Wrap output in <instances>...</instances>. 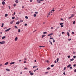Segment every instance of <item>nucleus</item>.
Here are the masks:
<instances>
[{"instance_id": "f257e3e1", "label": "nucleus", "mask_w": 76, "mask_h": 76, "mask_svg": "<svg viewBox=\"0 0 76 76\" xmlns=\"http://www.w3.org/2000/svg\"><path fill=\"white\" fill-rule=\"evenodd\" d=\"M5 43L4 41H2L1 42H0V44H4Z\"/></svg>"}, {"instance_id": "f03ea898", "label": "nucleus", "mask_w": 76, "mask_h": 76, "mask_svg": "<svg viewBox=\"0 0 76 76\" xmlns=\"http://www.w3.org/2000/svg\"><path fill=\"white\" fill-rule=\"evenodd\" d=\"M10 29H11L10 28H8V29H7L5 30V32H7V31H10Z\"/></svg>"}, {"instance_id": "7ed1b4c3", "label": "nucleus", "mask_w": 76, "mask_h": 76, "mask_svg": "<svg viewBox=\"0 0 76 76\" xmlns=\"http://www.w3.org/2000/svg\"><path fill=\"white\" fill-rule=\"evenodd\" d=\"M50 39H53V42L54 43V42H55V40H54V39L53 38H50Z\"/></svg>"}, {"instance_id": "20e7f679", "label": "nucleus", "mask_w": 76, "mask_h": 76, "mask_svg": "<svg viewBox=\"0 0 76 76\" xmlns=\"http://www.w3.org/2000/svg\"><path fill=\"white\" fill-rule=\"evenodd\" d=\"M2 4L3 5H4V4H5V2L4 1L2 2Z\"/></svg>"}, {"instance_id": "39448f33", "label": "nucleus", "mask_w": 76, "mask_h": 76, "mask_svg": "<svg viewBox=\"0 0 76 76\" xmlns=\"http://www.w3.org/2000/svg\"><path fill=\"white\" fill-rule=\"evenodd\" d=\"M18 37H16L15 39V41H17V40H18Z\"/></svg>"}, {"instance_id": "423d86ee", "label": "nucleus", "mask_w": 76, "mask_h": 76, "mask_svg": "<svg viewBox=\"0 0 76 76\" xmlns=\"http://www.w3.org/2000/svg\"><path fill=\"white\" fill-rule=\"evenodd\" d=\"M8 63H9V62H7L4 64V65H7L8 64Z\"/></svg>"}, {"instance_id": "0eeeda50", "label": "nucleus", "mask_w": 76, "mask_h": 76, "mask_svg": "<svg viewBox=\"0 0 76 76\" xmlns=\"http://www.w3.org/2000/svg\"><path fill=\"white\" fill-rule=\"evenodd\" d=\"M19 23H20V22H19V21H18L16 23V24L17 25H19Z\"/></svg>"}, {"instance_id": "6e6552de", "label": "nucleus", "mask_w": 76, "mask_h": 76, "mask_svg": "<svg viewBox=\"0 0 76 76\" xmlns=\"http://www.w3.org/2000/svg\"><path fill=\"white\" fill-rule=\"evenodd\" d=\"M15 63V62H11L10 64H13Z\"/></svg>"}, {"instance_id": "1a4fd4ad", "label": "nucleus", "mask_w": 76, "mask_h": 76, "mask_svg": "<svg viewBox=\"0 0 76 76\" xmlns=\"http://www.w3.org/2000/svg\"><path fill=\"white\" fill-rule=\"evenodd\" d=\"M37 3H41V1L39 0H37Z\"/></svg>"}, {"instance_id": "9d476101", "label": "nucleus", "mask_w": 76, "mask_h": 76, "mask_svg": "<svg viewBox=\"0 0 76 76\" xmlns=\"http://www.w3.org/2000/svg\"><path fill=\"white\" fill-rule=\"evenodd\" d=\"M67 34L68 37H70V34H69V32H67Z\"/></svg>"}, {"instance_id": "9b49d317", "label": "nucleus", "mask_w": 76, "mask_h": 76, "mask_svg": "<svg viewBox=\"0 0 76 76\" xmlns=\"http://www.w3.org/2000/svg\"><path fill=\"white\" fill-rule=\"evenodd\" d=\"M71 66V64H69V65L67 66V67H70V66Z\"/></svg>"}, {"instance_id": "f8f14e48", "label": "nucleus", "mask_w": 76, "mask_h": 76, "mask_svg": "<svg viewBox=\"0 0 76 76\" xmlns=\"http://www.w3.org/2000/svg\"><path fill=\"white\" fill-rule=\"evenodd\" d=\"M45 34L43 35L42 36V38H44V37H45Z\"/></svg>"}, {"instance_id": "ddd939ff", "label": "nucleus", "mask_w": 76, "mask_h": 76, "mask_svg": "<svg viewBox=\"0 0 76 76\" xmlns=\"http://www.w3.org/2000/svg\"><path fill=\"white\" fill-rule=\"evenodd\" d=\"M15 3H18V2H19V1H18V0H16L15 1Z\"/></svg>"}, {"instance_id": "4468645a", "label": "nucleus", "mask_w": 76, "mask_h": 76, "mask_svg": "<svg viewBox=\"0 0 76 76\" xmlns=\"http://www.w3.org/2000/svg\"><path fill=\"white\" fill-rule=\"evenodd\" d=\"M6 38V37L5 36H4L2 38V39H4V38Z\"/></svg>"}, {"instance_id": "2eb2a0df", "label": "nucleus", "mask_w": 76, "mask_h": 76, "mask_svg": "<svg viewBox=\"0 0 76 76\" xmlns=\"http://www.w3.org/2000/svg\"><path fill=\"white\" fill-rule=\"evenodd\" d=\"M73 16H74V15L72 14L71 17V18H72V17H73Z\"/></svg>"}, {"instance_id": "dca6fc26", "label": "nucleus", "mask_w": 76, "mask_h": 76, "mask_svg": "<svg viewBox=\"0 0 76 76\" xmlns=\"http://www.w3.org/2000/svg\"><path fill=\"white\" fill-rule=\"evenodd\" d=\"M15 12L14 13V14H12V16H15Z\"/></svg>"}, {"instance_id": "f3484780", "label": "nucleus", "mask_w": 76, "mask_h": 76, "mask_svg": "<svg viewBox=\"0 0 76 76\" xmlns=\"http://www.w3.org/2000/svg\"><path fill=\"white\" fill-rule=\"evenodd\" d=\"M45 61H46L47 63H48V62H49V61L48 60H46V61H45Z\"/></svg>"}, {"instance_id": "a211bd4d", "label": "nucleus", "mask_w": 76, "mask_h": 76, "mask_svg": "<svg viewBox=\"0 0 76 76\" xmlns=\"http://www.w3.org/2000/svg\"><path fill=\"white\" fill-rule=\"evenodd\" d=\"M6 70H7V71H10V69H6Z\"/></svg>"}, {"instance_id": "6ab92c4d", "label": "nucleus", "mask_w": 76, "mask_h": 76, "mask_svg": "<svg viewBox=\"0 0 76 76\" xmlns=\"http://www.w3.org/2000/svg\"><path fill=\"white\" fill-rule=\"evenodd\" d=\"M37 16V15L36 14H34V17H36V16Z\"/></svg>"}, {"instance_id": "aec40b11", "label": "nucleus", "mask_w": 76, "mask_h": 76, "mask_svg": "<svg viewBox=\"0 0 76 76\" xmlns=\"http://www.w3.org/2000/svg\"><path fill=\"white\" fill-rule=\"evenodd\" d=\"M3 25H4V23H2V26H1V27H3Z\"/></svg>"}, {"instance_id": "412c9836", "label": "nucleus", "mask_w": 76, "mask_h": 76, "mask_svg": "<svg viewBox=\"0 0 76 76\" xmlns=\"http://www.w3.org/2000/svg\"><path fill=\"white\" fill-rule=\"evenodd\" d=\"M7 16H8V14H5V17H7Z\"/></svg>"}, {"instance_id": "4be33fe9", "label": "nucleus", "mask_w": 76, "mask_h": 76, "mask_svg": "<svg viewBox=\"0 0 76 76\" xmlns=\"http://www.w3.org/2000/svg\"><path fill=\"white\" fill-rule=\"evenodd\" d=\"M70 61H73V60H74V59L72 58L70 59Z\"/></svg>"}, {"instance_id": "5701e85b", "label": "nucleus", "mask_w": 76, "mask_h": 76, "mask_svg": "<svg viewBox=\"0 0 76 76\" xmlns=\"http://www.w3.org/2000/svg\"><path fill=\"white\" fill-rule=\"evenodd\" d=\"M59 60V59L58 58H57V62H58V61Z\"/></svg>"}, {"instance_id": "b1692460", "label": "nucleus", "mask_w": 76, "mask_h": 76, "mask_svg": "<svg viewBox=\"0 0 76 76\" xmlns=\"http://www.w3.org/2000/svg\"><path fill=\"white\" fill-rule=\"evenodd\" d=\"M59 24L60 25H63V24H64V23H60Z\"/></svg>"}, {"instance_id": "393cba45", "label": "nucleus", "mask_w": 76, "mask_h": 76, "mask_svg": "<svg viewBox=\"0 0 76 76\" xmlns=\"http://www.w3.org/2000/svg\"><path fill=\"white\" fill-rule=\"evenodd\" d=\"M15 17H12V19H15Z\"/></svg>"}, {"instance_id": "a878e982", "label": "nucleus", "mask_w": 76, "mask_h": 76, "mask_svg": "<svg viewBox=\"0 0 76 76\" xmlns=\"http://www.w3.org/2000/svg\"><path fill=\"white\" fill-rule=\"evenodd\" d=\"M20 32V30L19 29L18 30V32Z\"/></svg>"}, {"instance_id": "bb28decb", "label": "nucleus", "mask_w": 76, "mask_h": 76, "mask_svg": "<svg viewBox=\"0 0 76 76\" xmlns=\"http://www.w3.org/2000/svg\"><path fill=\"white\" fill-rule=\"evenodd\" d=\"M25 18L26 19H28V17L27 16H26Z\"/></svg>"}, {"instance_id": "cd10ccee", "label": "nucleus", "mask_w": 76, "mask_h": 76, "mask_svg": "<svg viewBox=\"0 0 76 76\" xmlns=\"http://www.w3.org/2000/svg\"><path fill=\"white\" fill-rule=\"evenodd\" d=\"M30 75H34V73H31L30 74Z\"/></svg>"}, {"instance_id": "c85d7f7f", "label": "nucleus", "mask_w": 76, "mask_h": 76, "mask_svg": "<svg viewBox=\"0 0 76 76\" xmlns=\"http://www.w3.org/2000/svg\"><path fill=\"white\" fill-rule=\"evenodd\" d=\"M73 24L74 25L75 24V21H74L73 23Z\"/></svg>"}, {"instance_id": "c756f323", "label": "nucleus", "mask_w": 76, "mask_h": 76, "mask_svg": "<svg viewBox=\"0 0 76 76\" xmlns=\"http://www.w3.org/2000/svg\"><path fill=\"white\" fill-rule=\"evenodd\" d=\"M24 69H26V70H27L28 69V68H27V67H25L24 68Z\"/></svg>"}, {"instance_id": "7c9ffc66", "label": "nucleus", "mask_w": 76, "mask_h": 76, "mask_svg": "<svg viewBox=\"0 0 76 76\" xmlns=\"http://www.w3.org/2000/svg\"><path fill=\"white\" fill-rule=\"evenodd\" d=\"M39 48H41V47H45V46H39Z\"/></svg>"}, {"instance_id": "2f4dec72", "label": "nucleus", "mask_w": 76, "mask_h": 76, "mask_svg": "<svg viewBox=\"0 0 76 76\" xmlns=\"http://www.w3.org/2000/svg\"><path fill=\"white\" fill-rule=\"evenodd\" d=\"M71 40H72V39H68V41H71Z\"/></svg>"}, {"instance_id": "473e14b6", "label": "nucleus", "mask_w": 76, "mask_h": 76, "mask_svg": "<svg viewBox=\"0 0 76 76\" xmlns=\"http://www.w3.org/2000/svg\"><path fill=\"white\" fill-rule=\"evenodd\" d=\"M15 28H16V29H18V27L16 26H15Z\"/></svg>"}, {"instance_id": "72a5a7b5", "label": "nucleus", "mask_w": 76, "mask_h": 76, "mask_svg": "<svg viewBox=\"0 0 76 76\" xmlns=\"http://www.w3.org/2000/svg\"><path fill=\"white\" fill-rule=\"evenodd\" d=\"M44 34H47V32H43Z\"/></svg>"}, {"instance_id": "f704fd0d", "label": "nucleus", "mask_w": 76, "mask_h": 76, "mask_svg": "<svg viewBox=\"0 0 76 76\" xmlns=\"http://www.w3.org/2000/svg\"><path fill=\"white\" fill-rule=\"evenodd\" d=\"M73 57L74 58H76V56H74Z\"/></svg>"}, {"instance_id": "c9c22d12", "label": "nucleus", "mask_w": 76, "mask_h": 76, "mask_svg": "<svg viewBox=\"0 0 76 76\" xmlns=\"http://www.w3.org/2000/svg\"><path fill=\"white\" fill-rule=\"evenodd\" d=\"M64 26L63 25H61V28H63V27Z\"/></svg>"}, {"instance_id": "e433bc0d", "label": "nucleus", "mask_w": 76, "mask_h": 76, "mask_svg": "<svg viewBox=\"0 0 76 76\" xmlns=\"http://www.w3.org/2000/svg\"><path fill=\"white\" fill-rule=\"evenodd\" d=\"M50 13H51L50 12H49L48 14V16H50Z\"/></svg>"}, {"instance_id": "4c0bfd02", "label": "nucleus", "mask_w": 76, "mask_h": 76, "mask_svg": "<svg viewBox=\"0 0 76 76\" xmlns=\"http://www.w3.org/2000/svg\"><path fill=\"white\" fill-rule=\"evenodd\" d=\"M13 21H11L10 23L11 24H12V23H13Z\"/></svg>"}, {"instance_id": "58836bf2", "label": "nucleus", "mask_w": 76, "mask_h": 76, "mask_svg": "<svg viewBox=\"0 0 76 76\" xmlns=\"http://www.w3.org/2000/svg\"><path fill=\"white\" fill-rule=\"evenodd\" d=\"M29 73H30V74H31V73H32V72H31V71H29Z\"/></svg>"}, {"instance_id": "ea45409f", "label": "nucleus", "mask_w": 76, "mask_h": 76, "mask_svg": "<svg viewBox=\"0 0 76 76\" xmlns=\"http://www.w3.org/2000/svg\"><path fill=\"white\" fill-rule=\"evenodd\" d=\"M50 67H48L47 68V70H50Z\"/></svg>"}, {"instance_id": "a19ab883", "label": "nucleus", "mask_w": 76, "mask_h": 76, "mask_svg": "<svg viewBox=\"0 0 76 76\" xmlns=\"http://www.w3.org/2000/svg\"><path fill=\"white\" fill-rule=\"evenodd\" d=\"M51 67H54V65H51Z\"/></svg>"}, {"instance_id": "79ce46f5", "label": "nucleus", "mask_w": 76, "mask_h": 76, "mask_svg": "<svg viewBox=\"0 0 76 76\" xmlns=\"http://www.w3.org/2000/svg\"><path fill=\"white\" fill-rule=\"evenodd\" d=\"M35 13H36V14H38V12H35Z\"/></svg>"}, {"instance_id": "37998d69", "label": "nucleus", "mask_w": 76, "mask_h": 76, "mask_svg": "<svg viewBox=\"0 0 76 76\" xmlns=\"http://www.w3.org/2000/svg\"><path fill=\"white\" fill-rule=\"evenodd\" d=\"M72 34H74L75 33L74 32L72 31Z\"/></svg>"}, {"instance_id": "c03bdc74", "label": "nucleus", "mask_w": 76, "mask_h": 76, "mask_svg": "<svg viewBox=\"0 0 76 76\" xmlns=\"http://www.w3.org/2000/svg\"><path fill=\"white\" fill-rule=\"evenodd\" d=\"M70 56H68V58H70Z\"/></svg>"}, {"instance_id": "a18cd8bd", "label": "nucleus", "mask_w": 76, "mask_h": 76, "mask_svg": "<svg viewBox=\"0 0 76 76\" xmlns=\"http://www.w3.org/2000/svg\"><path fill=\"white\" fill-rule=\"evenodd\" d=\"M54 62L55 63H57V61H56V60H55Z\"/></svg>"}, {"instance_id": "49530a36", "label": "nucleus", "mask_w": 76, "mask_h": 76, "mask_svg": "<svg viewBox=\"0 0 76 76\" xmlns=\"http://www.w3.org/2000/svg\"><path fill=\"white\" fill-rule=\"evenodd\" d=\"M66 67H65L64 68V70H66Z\"/></svg>"}, {"instance_id": "de8ad7c7", "label": "nucleus", "mask_w": 76, "mask_h": 76, "mask_svg": "<svg viewBox=\"0 0 76 76\" xmlns=\"http://www.w3.org/2000/svg\"><path fill=\"white\" fill-rule=\"evenodd\" d=\"M20 22H23V20H20Z\"/></svg>"}, {"instance_id": "09e8293b", "label": "nucleus", "mask_w": 76, "mask_h": 76, "mask_svg": "<svg viewBox=\"0 0 76 76\" xmlns=\"http://www.w3.org/2000/svg\"><path fill=\"white\" fill-rule=\"evenodd\" d=\"M75 66H76V64H75L74 65H73L74 67H75Z\"/></svg>"}, {"instance_id": "8fccbe9b", "label": "nucleus", "mask_w": 76, "mask_h": 76, "mask_svg": "<svg viewBox=\"0 0 76 76\" xmlns=\"http://www.w3.org/2000/svg\"><path fill=\"white\" fill-rule=\"evenodd\" d=\"M23 63H26V61H24L23 62Z\"/></svg>"}, {"instance_id": "3c124183", "label": "nucleus", "mask_w": 76, "mask_h": 76, "mask_svg": "<svg viewBox=\"0 0 76 76\" xmlns=\"http://www.w3.org/2000/svg\"><path fill=\"white\" fill-rule=\"evenodd\" d=\"M54 28H53V27H51V29H53Z\"/></svg>"}, {"instance_id": "603ef678", "label": "nucleus", "mask_w": 76, "mask_h": 76, "mask_svg": "<svg viewBox=\"0 0 76 76\" xmlns=\"http://www.w3.org/2000/svg\"><path fill=\"white\" fill-rule=\"evenodd\" d=\"M74 72H76V69H75L74 70Z\"/></svg>"}, {"instance_id": "864d4df0", "label": "nucleus", "mask_w": 76, "mask_h": 76, "mask_svg": "<svg viewBox=\"0 0 76 76\" xmlns=\"http://www.w3.org/2000/svg\"><path fill=\"white\" fill-rule=\"evenodd\" d=\"M35 67H36V66H34L33 67V68H35Z\"/></svg>"}, {"instance_id": "5fc2aeb1", "label": "nucleus", "mask_w": 76, "mask_h": 76, "mask_svg": "<svg viewBox=\"0 0 76 76\" xmlns=\"http://www.w3.org/2000/svg\"><path fill=\"white\" fill-rule=\"evenodd\" d=\"M64 34V32H62V34Z\"/></svg>"}, {"instance_id": "6e6d98bb", "label": "nucleus", "mask_w": 76, "mask_h": 76, "mask_svg": "<svg viewBox=\"0 0 76 76\" xmlns=\"http://www.w3.org/2000/svg\"><path fill=\"white\" fill-rule=\"evenodd\" d=\"M25 26H27V24H26V23L25 24Z\"/></svg>"}, {"instance_id": "4d7b16f0", "label": "nucleus", "mask_w": 76, "mask_h": 76, "mask_svg": "<svg viewBox=\"0 0 76 76\" xmlns=\"http://www.w3.org/2000/svg\"><path fill=\"white\" fill-rule=\"evenodd\" d=\"M22 8H23V9H24V8H25V7L24 6H23L22 7Z\"/></svg>"}, {"instance_id": "13d9d810", "label": "nucleus", "mask_w": 76, "mask_h": 76, "mask_svg": "<svg viewBox=\"0 0 76 76\" xmlns=\"http://www.w3.org/2000/svg\"><path fill=\"white\" fill-rule=\"evenodd\" d=\"M24 60H26V58H24Z\"/></svg>"}, {"instance_id": "bf43d9fd", "label": "nucleus", "mask_w": 76, "mask_h": 76, "mask_svg": "<svg viewBox=\"0 0 76 76\" xmlns=\"http://www.w3.org/2000/svg\"><path fill=\"white\" fill-rule=\"evenodd\" d=\"M63 74L64 75H65L66 74H65V72H64V73H63Z\"/></svg>"}, {"instance_id": "052dcab7", "label": "nucleus", "mask_w": 76, "mask_h": 76, "mask_svg": "<svg viewBox=\"0 0 76 76\" xmlns=\"http://www.w3.org/2000/svg\"><path fill=\"white\" fill-rule=\"evenodd\" d=\"M8 7H9V9H10V6H9Z\"/></svg>"}, {"instance_id": "680f3d73", "label": "nucleus", "mask_w": 76, "mask_h": 76, "mask_svg": "<svg viewBox=\"0 0 76 76\" xmlns=\"http://www.w3.org/2000/svg\"><path fill=\"white\" fill-rule=\"evenodd\" d=\"M36 71H37V69H35V70L34 71V72H36Z\"/></svg>"}, {"instance_id": "e2e57ef3", "label": "nucleus", "mask_w": 76, "mask_h": 76, "mask_svg": "<svg viewBox=\"0 0 76 76\" xmlns=\"http://www.w3.org/2000/svg\"><path fill=\"white\" fill-rule=\"evenodd\" d=\"M50 34V35H53V33H51Z\"/></svg>"}, {"instance_id": "0e129e2a", "label": "nucleus", "mask_w": 76, "mask_h": 76, "mask_svg": "<svg viewBox=\"0 0 76 76\" xmlns=\"http://www.w3.org/2000/svg\"><path fill=\"white\" fill-rule=\"evenodd\" d=\"M30 2H32V0H30Z\"/></svg>"}, {"instance_id": "69168bd1", "label": "nucleus", "mask_w": 76, "mask_h": 76, "mask_svg": "<svg viewBox=\"0 0 76 76\" xmlns=\"http://www.w3.org/2000/svg\"><path fill=\"white\" fill-rule=\"evenodd\" d=\"M61 20H62V21H63L64 20H63V19H62V18H61Z\"/></svg>"}, {"instance_id": "338daca9", "label": "nucleus", "mask_w": 76, "mask_h": 76, "mask_svg": "<svg viewBox=\"0 0 76 76\" xmlns=\"http://www.w3.org/2000/svg\"><path fill=\"white\" fill-rule=\"evenodd\" d=\"M54 11H55L54 10H52L53 12H54Z\"/></svg>"}, {"instance_id": "774afa93", "label": "nucleus", "mask_w": 76, "mask_h": 76, "mask_svg": "<svg viewBox=\"0 0 76 76\" xmlns=\"http://www.w3.org/2000/svg\"><path fill=\"white\" fill-rule=\"evenodd\" d=\"M45 73H48V72H45Z\"/></svg>"}]
</instances>
